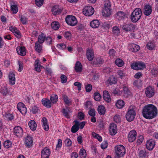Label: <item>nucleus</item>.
<instances>
[{
	"label": "nucleus",
	"mask_w": 158,
	"mask_h": 158,
	"mask_svg": "<svg viewBox=\"0 0 158 158\" xmlns=\"http://www.w3.org/2000/svg\"><path fill=\"white\" fill-rule=\"evenodd\" d=\"M157 112V109L155 106L152 104H148L143 107L142 113L144 118L150 119L156 116Z\"/></svg>",
	"instance_id": "nucleus-1"
},
{
	"label": "nucleus",
	"mask_w": 158,
	"mask_h": 158,
	"mask_svg": "<svg viewBox=\"0 0 158 158\" xmlns=\"http://www.w3.org/2000/svg\"><path fill=\"white\" fill-rule=\"evenodd\" d=\"M142 15V11L140 8H136L132 12L131 15L130 19L131 21L133 23H136L140 19Z\"/></svg>",
	"instance_id": "nucleus-2"
},
{
	"label": "nucleus",
	"mask_w": 158,
	"mask_h": 158,
	"mask_svg": "<svg viewBox=\"0 0 158 158\" xmlns=\"http://www.w3.org/2000/svg\"><path fill=\"white\" fill-rule=\"evenodd\" d=\"M135 115V107L130 106L126 114V118L127 121L131 122L134 119Z\"/></svg>",
	"instance_id": "nucleus-3"
},
{
	"label": "nucleus",
	"mask_w": 158,
	"mask_h": 158,
	"mask_svg": "<svg viewBox=\"0 0 158 158\" xmlns=\"http://www.w3.org/2000/svg\"><path fill=\"white\" fill-rule=\"evenodd\" d=\"M115 158H120L123 156L125 153V149L122 145L117 146L115 147Z\"/></svg>",
	"instance_id": "nucleus-4"
},
{
	"label": "nucleus",
	"mask_w": 158,
	"mask_h": 158,
	"mask_svg": "<svg viewBox=\"0 0 158 158\" xmlns=\"http://www.w3.org/2000/svg\"><path fill=\"white\" fill-rule=\"evenodd\" d=\"M82 11L83 14L85 15L90 16L94 14V10L92 6H87L85 7Z\"/></svg>",
	"instance_id": "nucleus-5"
},
{
	"label": "nucleus",
	"mask_w": 158,
	"mask_h": 158,
	"mask_svg": "<svg viewBox=\"0 0 158 158\" xmlns=\"http://www.w3.org/2000/svg\"><path fill=\"white\" fill-rule=\"evenodd\" d=\"M67 23L71 26H74L77 23V21L75 17L73 15H68L65 18Z\"/></svg>",
	"instance_id": "nucleus-6"
},
{
	"label": "nucleus",
	"mask_w": 158,
	"mask_h": 158,
	"mask_svg": "<svg viewBox=\"0 0 158 158\" xmlns=\"http://www.w3.org/2000/svg\"><path fill=\"white\" fill-rule=\"evenodd\" d=\"M155 93V92L154 88L151 86L147 87L145 90L146 95L148 98L152 97Z\"/></svg>",
	"instance_id": "nucleus-7"
},
{
	"label": "nucleus",
	"mask_w": 158,
	"mask_h": 158,
	"mask_svg": "<svg viewBox=\"0 0 158 158\" xmlns=\"http://www.w3.org/2000/svg\"><path fill=\"white\" fill-rule=\"evenodd\" d=\"M136 132L134 130L131 131L128 135V139L129 142H132L134 141L136 138Z\"/></svg>",
	"instance_id": "nucleus-8"
},
{
	"label": "nucleus",
	"mask_w": 158,
	"mask_h": 158,
	"mask_svg": "<svg viewBox=\"0 0 158 158\" xmlns=\"http://www.w3.org/2000/svg\"><path fill=\"white\" fill-rule=\"evenodd\" d=\"M155 145V141L152 139H150L148 140L146 144L147 148L149 150H152Z\"/></svg>",
	"instance_id": "nucleus-9"
},
{
	"label": "nucleus",
	"mask_w": 158,
	"mask_h": 158,
	"mask_svg": "<svg viewBox=\"0 0 158 158\" xmlns=\"http://www.w3.org/2000/svg\"><path fill=\"white\" fill-rule=\"evenodd\" d=\"M17 108L18 110L22 114H25L27 113V108L23 103L22 102L19 103L17 105Z\"/></svg>",
	"instance_id": "nucleus-10"
},
{
	"label": "nucleus",
	"mask_w": 158,
	"mask_h": 158,
	"mask_svg": "<svg viewBox=\"0 0 158 158\" xmlns=\"http://www.w3.org/2000/svg\"><path fill=\"white\" fill-rule=\"evenodd\" d=\"M14 131L15 135L18 137H21L23 135V130L19 126L15 127L14 128Z\"/></svg>",
	"instance_id": "nucleus-11"
},
{
	"label": "nucleus",
	"mask_w": 158,
	"mask_h": 158,
	"mask_svg": "<svg viewBox=\"0 0 158 158\" xmlns=\"http://www.w3.org/2000/svg\"><path fill=\"white\" fill-rule=\"evenodd\" d=\"M122 29L127 32L134 30L135 28V26L133 24L130 23L123 25L122 26Z\"/></svg>",
	"instance_id": "nucleus-12"
},
{
	"label": "nucleus",
	"mask_w": 158,
	"mask_h": 158,
	"mask_svg": "<svg viewBox=\"0 0 158 158\" xmlns=\"http://www.w3.org/2000/svg\"><path fill=\"white\" fill-rule=\"evenodd\" d=\"M152 6L149 5H146L143 8V13L145 15L148 16L152 12Z\"/></svg>",
	"instance_id": "nucleus-13"
},
{
	"label": "nucleus",
	"mask_w": 158,
	"mask_h": 158,
	"mask_svg": "<svg viewBox=\"0 0 158 158\" xmlns=\"http://www.w3.org/2000/svg\"><path fill=\"white\" fill-rule=\"evenodd\" d=\"M109 131L110 134L111 135H114L117 131V127L116 124L112 123L110 124Z\"/></svg>",
	"instance_id": "nucleus-14"
},
{
	"label": "nucleus",
	"mask_w": 158,
	"mask_h": 158,
	"mask_svg": "<svg viewBox=\"0 0 158 158\" xmlns=\"http://www.w3.org/2000/svg\"><path fill=\"white\" fill-rule=\"evenodd\" d=\"M50 154L49 149L44 148L42 151L41 156L42 158H48Z\"/></svg>",
	"instance_id": "nucleus-15"
},
{
	"label": "nucleus",
	"mask_w": 158,
	"mask_h": 158,
	"mask_svg": "<svg viewBox=\"0 0 158 158\" xmlns=\"http://www.w3.org/2000/svg\"><path fill=\"white\" fill-rule=\"evenodd\" d=\"M138 156L139 158H147L148 152L144 149L141 150L139 151Z\"/></svg>",
	"instance_id": "nucleus-16"
},
{
	"label": "nucleus",
	"mask_w": 158,
	"mask_h": 158,
	"mask_svg": "<svg viewBox=\"0 0 158 158\" xmlns=\"http://www.w3.org/2000/svg\"><path fill=\"white\" fill-rule=\"evenodd\" d=\"M86 56L87 57L89 60H92L94 57L93 50L90 49H88L86 51Z\"/></svg>",
	"instance_id": "nucleus-17"
},
{
	"label": "nucleus",
	"mask_w": 158,
	"mask_h": 158,
	"mask_svg": "<svg viewBox=\"0 0 158 158\" xmlns=\"http://www.w3.org/2000/svg\"><path fill=\"white\" fill-rule=\"evenodd\" d=\"M61 9L59 8L58 6H55L53 7L52 9V11L54 15H56L60 14L61 12Z\"/></svg>",
	"instance_id": "nucleus-18"
},
{
	"label": "nucleus",
	"mask_w": 158,
	"mask_h": 158,
	"mask_svg": "<svg viewBox=\"0 0 158 158\" xmlns=\"http://www.w3.org/2000/svg\"><path fill=\"white\" fill-rule=\"evenodd\" d=\"M42 104L47 108H50L51 106V102L48 99L44 98L42 99Z\"/></svg>",
	"instance_id": "nucleus-19"
},
{
	"label": "nucleus",
	"mask_w": 158,
	"mask_h": 158,
	"mask_svg": "<svg viewBox=\"0 0 158 158\" xmlns=\"http://www.w3.org/2000/svg\"><path fill=\"white\" fill-rule=\"evenodd\" d=\"M75 124L73 125L71 128V131L73 133H75L79 129V123L77 120H75L74 121Z\"/></svg>",
	"instance_id": "nucleus-20"
},
{
	"label": "nucleus",
	"mask_w": 158,
	"mask_h": 158,
	"mask_svg": "<svg viewBox=\"0 0 158 158\" xmlns=\"http://www.w3.org/2000/svg\"><path fill=\"white\" fill-rule=\"evenodd\" d=\"M17 51L19 55L22 56L26 55L25 48L24 47H18L17 48Z\"/></svg>",
	"instance_id": "nucleus-21"
},
{
	"label": "nucleus",
	"mask_w": 158,
	"mask_h": 158,
	"mask_svg": "<svg viewBox=\"0 0 158 158\" xmlns=\"http://www.w3.org/2000/svg\"><path fill=\"white\" fill-rule=\"evenodd\" d=\"M34 48L36 52L39 53H40L42 50V44H40L38 42H36L35 43Z\"/></svg>",
	"instance_id": "nucleus-22"
},
{
	"label": "nucleus",
	"mask_w": 158,
	"mask_h": 158,
	"mask_svg": "<svg viewBox=\"0 0 158 158\" xmlns=\"http://www.w3.org/2000/svg\"><path fill=\"white\" fill-rule=\"evenodd\" d=\"M75 70L77 72H81L82 70V65L80 61H77L74 67Z\"/></svg>",
	"instance_id": "nucleus-23"
},
{
	"label": "nucleus",
	"mask_w": 158,
	"mask_h": 158,
	"mask_svg": "<svg viewBox=\"0 0 158 158\" xmlns=\"http://www.w3.org/2000/svg\"><path fill=\"white\" fill-rule=\"evenodd\" d=\"M111 12L110 8L104 7L103 10L102 14L104 16L108 17L111 14Z\"/></svg>",
	"instance_id": "nucleus-24"
},
{
	"label": "nucleus",
	"mask_w": 158,
	"mask_h": 158,
	"mask_svg": "<svg viewBox=\"0 0 158 158\" xmlns=\"http://www.w3.org/2000/svg\"><path fill=\"white\" fill-rule=\"evenodd\" d=\"M33 143V141L32 138L30 136H27L25 139V143L26 146L29 147L32 145Z\"/></svg>",
	"instance_id": "nucleus-25"
},
{
	"label": "nucleus",
	"mask_w": 158,
	"mask_h": 158,
	"mask_svg": "<svg viewBox=\"0 0 158 158\" xmlns=\"http://www.w3.org/2000/svg\"><path fill=\"white\" fill-rule=\"evenodd\" d=\"M43 123V127L44 130L46 131H48L49 129V126L47 123V120L45 117H43L42 119Z\"/></svg>",
	"instance_id": "nucleus-26"
},
{
	"label": "nucleus",
	"mask_w": 158,
	"mask_h": 158,
	"mask_svg": "<svg viewBox=\"0 0 158 158\" xmlns=\"http://www.w3.org/2000/svg\"><path fill=\"white\" fill-rule=\"evenodd\" d=\"M103 98L106 101L108 102L111 101L110 96L107 91H104L103 92Z\"/></svg>",
	"instance_id": "nucleus-27"
},
{
	"label": "nucleus",
	"mask_w": 158,
	"mask_h": 158,
	"mask_svg": "<svg viewBox=\"0 0 158 158\" xmlns=\"http://www.w3.org/2000/svg\"><path fill=\"white\" fill-rule=\"evenodd\" d=\"M28 125L32 131H35L36 129L37 124L34 120H31L28 123Z\"/></svg>",
	"instance_id": "nucleus-28"
},
{
	"label": "nucleus",
	"mask_w": 158,
	"mask_h": 158,
	"mask_svg": "<svg viewBox=\"0 0 158 158\" xmlns=\"http://www.w3.org/2000/svg\"><path fill=\"white\" fill-rule=\"evenodd\" d=\"M100 25V23L98 20H94L90 23V26L93 28H98Z\"/></svg>",
	"instance_id": "nucleus-29"
},
{
	"label": "nucleus",
	"mask_w": 158,
	"mask_h": 158,
	"mask_svg": "<svg viewBox=\"0 0 158 158\" xmlns=\"http://www.w3.org/2000/svg\"><path fill=\"white\" fill-rule=\"evenodd\" d=\"M117 82V79L114 76L110 77L106 81L107 84L112 85L115 84Z\"/></svg>",
	"instance_id": "nucleus-30"
},
{
	"label": "nucleus",
	"mask_w": 158,
	"mask_h": 158,
	"mask_svg": "<svg viewBox=\"0 0 158 158\" xmlns=\"http://www.w3.org/2000/svg\"><path fill=\"white\" fill-rule=\"evenodd\" d=\"M139 49V47L138 45L135 44H132L130 46V50L132 52H136Z\"/></svg>",
	"instance_id": "nucleus-31"
},
{
	"label": "nucleus",
	"mask_w": 158,
	"mask_h": 158,
	"mask_svg": "<svg viewBox=\"0 0 158 158\" xmlns=\"http://www.w3.org/2000/svg\"><path fill=\"white\" fill-rule=\"evenodd\" d=\"M46 36L43 33L40 34L38 37V41H36L40 44H43L45 41Z\"/></svg>",
	"instance_id": "nucleus-32"
},
{
	"label": "nucleus",
	"mask_w": 158,
	"mask_h": 158,
	"mask_svg": "<svg viewBox=\"0 0 158 158\" xmlns=\"http://www.w3.org/2000/svg\"><path fill=\"white\" fill-rule=\"evenodd\" d=\"M98 111L100 114L104 115L105 113L106 109L104 106L100 105L98 107Z\"/></svg>",
	"instance_id": "nucleus-33"
},
{
	"label": "nucleus",
	"mask_w": 158,
	"mask_h": 158,
	"mask_svg": "<svg viewBox=\"0 0 158 158\" xmlns=\"http://www.w3.org/2000/svg\"><path fill=\"white\" fill-rule=\"evenodd\" d=\"M10 82L12 85H14L15 82V75L13 73H10L9 75Z\"/></svg>",
	"instance_id": "nucleus-34"
},
{
	"label": "nucleus",
	"mask_w": 158,
	"mask_h": 158,
	"mask_svg": "<svg viewBox=\"0 0 158 158\" xmlns=\"http://www.w3.org/2000/svg\"><path fill=\"white\" fill-rule=\"evenodd\" d=\"M35 69L37 71L40 72L41 70V68L42 66L40 65L39 60H36L35 62Z\"/></svg>",
	"instance_id": "nucleus-35"
},
{
	"label": "nucleus",
	"mask_w": 158,
	"mask_h": 158,
	"mask_svg": "<svg viewBox=\"0 0 158 158\" xmlns=\"http://www.w3.org/2000/svg\"><path fill=\"white\" fill-rule=\"evenodd\" d=\"M124 102L122 100H118L116 103V107L119 109L122 108L124 106Z\"/></svg>",
	"instance_id": "nucleus-36"
},
{
	"label": "nucleus",
	"mask_w": 158,
	"mask_h": 158,
	"mask_svg": "<svg viewBox=\"0 0 158 158\" xmlns=\"http://www.w3.org/2000/svg\"><path fill=\"white\" fill-rule=\"evenodd\" d=\"M62 97L63 98V101L64 103L69 106L71 104V101L69 99L68 97L66 95H63Z\"/></svg>",
	"instance_id": "nucleus-37"
},
{
	"label": "nucleus",
	"mask_w": 158,
	"mask_h": 158,
	"mask_svg": "<svg viewBox=\"0 0 158 158\" xmlns=\"http://www.w3.org/2000/svg\"><path fill=\"white\" fill-rule=\"evenodd\" d=\"M123 89L124 92V95L125 97H128L130 95L131 93L130 91L127 87L124 86L123 87Z\"/></svg>",
	"instance_id": "nucleus-38"
},
{
	"label": "nucleus",
	"mask_w": 158,
	"mask_h": 158,
	"mask_svg": "<svg viewBox=\"0 0 158 158\" xmlns=\"http://www.w3.org/2000/svg\"><path fill=\"white\" fill-rule=\"evenodd\" d=\"M115 64L118 66L120 67L123 65L124 62L122 60L118 59L116 60Z\"/></svg>",
	"instance_id": "nucleus-39"
},
{
	"label": "nucleus",
	"mask_w": 158,
	"mask_h": 158,
	"mask_svg": "<svg viewBox=\"0 0 158 158\" xmlns=\"http://www.w3.org/2000/svg\"><path fill=\"white\" fill-rule=\"evenodd\" d=\"M112 32L113 34L115 35H118L120 33V31L119 28L117 27H114L113 28Z\"/></svg>",
	"instance_id": "nucleus-40"
},
{
	"label": "nucleus",
	"mask_w": 158,
	"mask_h": 158,
	"mask_svg": "<svg viewBox=\"0 0 158 158\" xmlns=\"http://www.w3.org/2000/svg\"><path fill=\"white\" fill-rule=\"evenodd\" d=\"M59 24L58 22H54L51 23V27L52 29L56 30L59 28Z\"/></svg>",
	"instance_id": "nucleus-41"
},
{
	"label": "nucleus",
	"mask_w": 158,
	"mask_h": 158,
	"mask_svg": "<svg viewBox=\"0 0 158 158\" xmlns=\"http://www.w3.org/2000/svg\"><path fill=\"white\" fill-rule=\"evenodd\" d=\"M117 17L120 19H124L125 15V13L122 11L118 12L117 13Z\"/></svg>",
	"instance_id": "nucleus-42"
},
{
	"label": "nucleus",
	"mask_w": 158,
	"mask_h": 158,
	"mask_svg": "<svg viewBox=\"0 0 158 158\" xmlns=\"http://www.w3.org/2000/svg\"><path fill=\"white\" fill-rule=\"evenodd\" d=\"M80 155L81 158H85L86 154L85 150L83 149H81L80 151Z\"/></svg>",
	"instance_id": "nucleus-43"
},
{
	"label": "nucleus",
	"mask_w": 158,
	"mask_h": 158,
	"mask_svg": "<svg viewBox=\"0 0 158 158\" xmlns=\"http://www.w3.org/2000/svg\"><path fill=\"white\" fill-rule=\"evenodd\" d=\"M146 46L147 48L150 50H153L155 46L154 44L152 42L148 43Z\"/></svg>",
	"instance_id": "nucleus-44"
},
{
	"label": "nucleus",
	"mask_w": 158,
	"mask_h": 158,
	"mask_svg": "<svg viewBox=\"0 0 158 158\" xmlns=\"http://www.w3.org/2000/svg\"><path fill=\"white\" fill-rule=\"evenodd\" d=\"M1 94H2L3 95H7L8 93L7 88L5 87L2 88L1 90Z\"/></svg>",
	"instance_id": "nucleus-45"
},
{
	"label": "nucleus",
	"mask_w": 158,
	"mask_h": 158,
	"mask_svg": "<svg viewBox=\"0 0 158 158\" xmlns=\"http://www.w3.org/2000/svg\"><path fill=\"white\" fill-rule=\"evenodd\" d=\"M68 108L67 107V109H63V115L66 117L68 118L69 117V110L68 109Z\"/></svg>",
	"instance_id": "nucleus-46"
},
{
	"label": "nucleus",
	"mask_w": 158,
	"mask_h": 158,
	"mask_svg": "<svg viewBox=\"0 0 158 158\" xmlns=\"http://www.w3.org/2000/svg\"><path fill=\"white\" fill-rule=\"evenodd\" d=\"M94 99L96 101H99L101 98L100 94L98 92H95L94 94Z\"/></svg>",
	"instance_id": "nucleus-47"
},
{
	"label": "nucleus",
	"mask_w": 158,
	"mask_h": 158,
	"mask_svg": "<svg viewBox=\"0 0 158 158\" xmlns=\"http://www.w3.org/2000/svg\"><path fill=\"white\" fill-rule=\"evenodd\" d=\"M50 100L53 103H56L58 101V97L57 95H55L53 96H51Z\"/></svg>",
	"instance_id": "nucleus-48"
},
{
	"label": "nucleus",
	"mask_w": 158,
	"mask_h": 158,
	"mask_svg": "<svg viewBox=\"0 0 158 158\" xmlns=\"http://www.w3.org/2000/svg\"><path fill=\"white\" fill-rule=\"evenodd\" d=\"M11 10L14 14L16 13L18 10V8L16 5H12L11 6Z\"/></svg>",
	"instance_id": "nucleus-49"
},
{
	"label": "nucleus",
	"mask_w": 158,
	"mask_h": 158,
	"mask_svg": "<svg viewBox=\"0 0 158 158\" xmlns=\"http://www.w3.org/2000/svg\"><path fill=\"white\" fill-rule=\"evenodd\" d=\"M92 135L93 137L97 139L99 141H102V137L99 136L98 134L95 133L94 132H93L92 133Z\"/></svg>",
	"instance_id": "nucleus-50"
},
{
	"label": "nucleus",
	"mask_w": 158,
	"mask_h": 158,
	"mask_svg": "<svg viewBox=\"0 0 158 158\" xmlns=\"http://www.w3.org/2000/svg\"><path fill=\"white\" fill-rule=\"evenodd\" d=\"M133 84L135 86L139 87L142 85V81L139 80L135 81H134Z\"/></svg>",
	"instance_id": "nucleus-51"
},
{
	"label": "nucleus",
	"mask_w": 158,
	"mask_h": 158,
	"mask_svg": "<svg viewBox=\"0 0 158 158\" xmlns=\"http://www.w3.org/2000/svg\"><path fill=\"white\" fill-rule=\"evenodd\" d=\"M143 136L140 135L138 138L136 143L137 145L140 144L143 141Z\"/></svg>",
	"instance_id": "nucleus-52"
},
{
	"label": "nucleus",
	"mask_w": 158,
	"mask_h": 158,
	"mask_svg": "<svg viewBox=\"0 0 158 158\" xmlns=\"http://www.w3.org/2000/svg\"><path fill=\"white\" fill-rule=\"evenodd\" d=\"M104 7L111 8V4L109 0H104Z\"/></svg>",
	"instance_id": "nucleus-53"
},
{
	"label": "nucleus",
	"mask_w": 158,
	"mask_h": 158,
	"mask_svg": "<svg viewBox=\"0 0 158 158\" xmlns=\"http://www.w3.org/2000/svg\"><path fill=\"white\" fill-rule=\"evenodd\" d=\"M57 47H58L59 49L60 50H64L66 49V46L65 44H57Z\"/></svg>",
	"instance_id": "nucleus-54"
},
{
	"label": "nucleus",
	"mask_w": 158,
	"mask_h": 158,
	"mask_svg": "<svg viewBox=\"0 0 158 158\" xmlns=\"http://www.w3.org/2000/svg\"><path fill=\"white\" fill-rule=\"evenodd\" d=\"M44 1V0H35L36 5L39 7L43 5Z\"/></svg>",
	"instance_id": "nucleus-55"
},
{
	"label": "nucleus",
	"mask_w": 158,
	"mask_h": 158,
	"mask_svg": "<svg viewBox=\"0 0 158 158\" xmlns=\"http://www.w3.org/2000/svg\"><path fill=\"white\" fill-rule=\"evenodd\" d=\"M3 145L6 148H8L11 146V143L10 141L6 140L4 142Z\"/></svg>",
	"instance_id": "nucleus-56"
},
{
	"label": "nucleus",
	"mask_w": 158,
	"mask_h": 158,
	"mask_svg": "<svg viewBox=\"0 0 158 158\" xmlns=\"http://www.w3.org/2000/svg\"><path fill=\"white\" fill-rule=\"evenodd\" d=\"M88 114L90 116L94 117L95 115V111L94 109H90L88 112Z\"/></svg>",
	"instance_id": "nucleus-57"
},
{
	"label": "nucleus",
	"mask_w": 158,
	"mask_h": 158,
	"mask_svg": "<svg viewBox=\"0 0 158 158\" xmlns=\"http://www.w3.org/2000/svg\"><path fill=\"white\" fill-rule=\"evenodd\" d=\"M52 39L50 36H48L46 38L45 37V40L47 44H52Z\"/></svg>",
	"instance_id": "nucleus-58"
},
{
	"label": "nucleus",
	"mask_w": 158,
	"mask_h": 158,
	"mask_svg": "<svg viewBox=\"0 0 158 158\" xmlns=\"http://www.w3.org/2000/svg\"><path fill=\"white\" fill-rule=\"evenodd\" d=\"M138 66V63H133L131 64V68L134 69L139 70Z\"/></svg>",
	"instance_id": "nucleus-59"
},
{
	"label": "nucleus",
	"mask_w": 158,
	"mask_h": 158,
	"mask_svg": "<svg viewBox=\"0 0 158 158\" xmlns=\"http://www.w3.org/2000/svg\"><path fill=\"white\" fill-rule=\"evenodd\" d=\"M64 142L65 145L67 147L71 146L72 143L71 140L69 139L68 138L65 140Z\"/></svg>",
	"instance_id": "nucleus-60"
},
{
	"label": "nucleus",
	"mask_w": 158,
	"mask_h": 158,
	"mask_svg": "<svg viewBox=\"0 0 158 158\" xmlns=\"http://www.w3.org/2000/svg\"><path fill=\"white\" fill-rule=\"evenodd\" d=\"M86 91L87 92H90L92 89V86L90 84H88L85 86Z\"/></svg>",
	"instance_id": "nucleus-61"
},
{
	"label": "nucleus",
	"mask_w": 158,
	"mask_h": 158,
	"mask_svg": "<svg viewBox=\"0 0 158 158\" xmlns=\"http://www.w3.org/2000/svg\"><path fill=\"white\" fill-rule=\"evenodd\" d=\"M5 117L7 119H8L10 120H11L13 119V116L11 114L9 113L5 114Z\"/></svg>",
	"instance_id": "nucleus-62"
},
{
	"label": "nucleus",
	"mask_w": 158,
	"mask_h": 158,
	"mask_svg": "<svg viewBox=\"0 0 158 158\" xmlns=\"http://www.w3.org/2000/svg\"><path fill=\"white\" fill-rule=\"evenodd\" d=\"M61 82L63 83H65L67 81V77L65 75H62L60 77Z\"/></svg>",
	"instance_id": "nucleus-63"
},
{
	"label": "nucleus",
	"mask_w": 158,
	"mask_h": 158,
	"mask_svg": "<svg viewBox=\"0 0 158 158\" xmlns=\"http://www.w3.org/2000/svg\"><path fill=\"white\" fill-rule=\"evenodd\" d=\"M31 108V110L32 113L33 114H35L38 112L39 109L36 106H33Z\"/></svg>",
	"instance_id": "nucleus-64"
}]
</instances>
